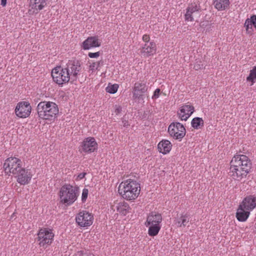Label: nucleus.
I'll list each match as a JSON object with an SVG mask.
<instances>
[{
    "label": "nucleus",
    "mask_w": 256,
    "mask_h": 256,
    "mask_svg": "<svg viewBox=\"0 0 256 256\" xmlns=\"http://www.w3.org/2000/svg\"><path fill=\"white\" fill-rule=\"evenodd\" d=\"M118 88V84H109L106 90L107 92L114 94L116 92Z\"/></svg>",
    "instance_id": "c85d7f7f"
},
{
    "label": "nucleus",
    "mask_w": 256,
    "mask_h": 256,
    "mask_svg": "<svg viewBox=\"0 0 256 256\" xmlns=\"http://www.w3.org/2000/svg\"><path fill=\"white\" fill-rule=\"evenodd\" d=\"M82 144H97L94 137H88L84 138Z\"/></svg>",
    "instance_id": "2f4dec72"
},
{
    "label": "nucleus",
    "mask_w": 256,
    "mask_h": 256,
    "mask_svg": "<svg viewBox=\"0 0 256 256\" xmlns=\"http://www.w3.org/2000/svg\"><path fill=\"white\" fill-rule=\"evenodd\" d=\"M88 190L86 188H84L82 190V202H84L88 198Z\"/></svg>",
    "instance_id": "473e14b6"
},
{
    "label": "nucleus",
    "mask_w": 256,
    "mask_h": 256,
    "mask_svg": "<svg viewBox=\"0 0 256 256\" xmlns=\"http://www.w3.org/2000/svg\"><path fill=\"white\" fill-rule=\"evenodd\" d=\"M100 56V52H89L88 56L90 58H96Z\"/></svg>",
    "instance_id": "e433bc0d"
},
{
    "label": "nucleus",
    "mask_w": 256,
    "mask_h": 256,
    "mask_svg": "<svg viewBox=\"0 0 256 256\" xmlns=\"http://www.w3.org/2000/svg\"><path fill=\"white\" fill-rule=\"evenodd\" d=\"M168 132L176 139H182L186 134V129L182 124L173 122L168 126Z\"/></svg>",
    "instance_id": "1a4fd4ad"
},
{
    "label": "nucleus",
    "mask_w": 256,
    "mask_h": 256,
    "mask_svg": "<svg viewBox=\"0 0 256 256\" xmlns=\"http://www.w3.org/2000/svg\"><path fill=\"white\" fill-rule=\"evenodd\" d=\"M249 21L251 23L252 25H253L254 28H256V15L253 14L249 18Z\"/></svg>",
    "instance_id": "72a5a7b5"
},
{
    "label": "nucleus",
    "mask_w": 256,
    "mask_h": 256,
    "mask_svg": "<svg viewBox=\"0 0 256 256\" xmlns=\"http://www.w3.org/2000/svg\"><path fill=\"white\" fill-rule=\"evenodd\" d=\"M214 7L219 11L227 9L230 6L229 0H214Z\"/></svg>",
    "instance_id": "412c9836"
},
{
    "label": "nucleus",
    "mask_w": 256,
    "mask_h": 256,
    "mask_svg": "<svg viewBox=\"0 0 256 256\" xmlns=\"http://www.w3.org/2000/svg\"><path fill=\"white\" fill-rule=\"evenodd\" d=\"M191 125L194 129H200L204 126V122L202 118L196 117L192 120L191 122Z\"/></svg>",
    "instance_id": "393cba45"
},
{
    "label": "nucleus",
    "mask_w": 256,
    "mask_h": 256,
    "mask_svg": "<svg viewBox=\"0 0 256 256\" xmlns=\"http://www.w3.org/2000/svg\"><path fill=\"white\" fill-rule=\"evenodd\" d=\"M36 112L40 119L52 120L56 117L59 110L55 102L42 101L38 104Z\"/></svg>",
    "instance_id": "20e7f679"
},
{
    "label": "nucleus",
    "mask_w": 256,
    "mask_h": 256,
    "mask_svg": "<svg viewBox=\"0 0 256 256\" xmlns=\"http://www.w3.org/2000/svg\"><path fill=\"white\" fill-rule=\"evenodd\" d=\"M148 86L146 82H136L133 88L132 98L134 99L144 100V94L148 90Z\"/></svg>",
    "instance_id": "f8f14e48"
},
{
    "label": "nucleus",
    "mask_w": 256,
    "mask_h": 256,
    "mask_svg": "<svg viewBox=\"0 0 256 256\" xmlns=\"http://www.w3.org/2000/svg\"><path fill=\"white\" fill-rule=\"evenodd\" d=\"M148 226H149L148 234L150 236H154L158 235L161 228L160 224H150Z\"/></svg>",
    "instance_id": "b1692460"
},
{
    "label": "nucleus",
    "mask_w": 256,
    "mask_h": 256,
    "mask_svg": "<svg viewBox=\"0 0 256 256\" xmlns=\"http://www.w3.org/2000/svg\"><path fill=\"white\" fill-rule=\"evenodd\" d=\"M34 3L32 5V8L36 10H42L47 4V0H34Z\"/></svg>",
    "instance_id": "a878e982"
},
{
    "label": "nucleus",
    "mask_w": 256,
    "mask_h": 256,
    "mask_svg": "<svg viewBox=\"0 0 256 256\" xmlns=\"http://www.w3.org/2000/svg\"><path fill=\"white\" fill-rule=\"evenodd\" d=\"M103 64V61L100 60L97 62H94L90 64V68L92 72L98 70V67Z\"/></svg>",
    "instance_id": "7c9ffc66"
},
{
    "label": "nucleus",
    "mask_w": 256,
    "mask_h": 256,
    "mask_svg": "<svg viewBox=\"0 0 256 256\" xmlns=\"http://www.w3.org/2000/svg\"><path fill=\"white\" fill-rule=\"evenodd\" d=\"M203 68V65L202 64V66H200V64H195L194 66V68L195 70H198L200 69H201Z\"/></svg>",
    "instance_id": "79ce46f5"
},
{
    "label": "nucleus",
    "mask_w": 256,
    "mask_h": 256,
    "mask_svg": "<svg viewBox=\"0 0 256 256\" xmlns=\"http://www.w3.org/2000/svg\"><path fill=\"white\" fill-rule=\"evenodd\" d=\"M160 92V88H156L154 90V94L152 96V99H156V98H158L159 97Z\"/></svg>",
    "instance_id": "4c0bfd02"
},
{
    "label": "nucleus",
    "mask_w": 256,
    "mask_h": 256,
    "mask_svg": "<svg viewBox=\"0 0 256 256\" xmlns=\"http://www.w3.org/2000/svg\"><path fill=\"white\" fill-rule=\"evenodd\" d=\"M246 210H252L256 207V197L250 195L246 196L240 204Z\"/></svg>",
    "instance_id": "a211bd4d"
},
{
    "label": "nucleus",
    "mask_w": 256,
    "mask_h": 256,
    "mask_svg": "<svg viewBox=\"0 0 256 256\" xmlns=\"http://www.w3.org/2000/svg\"><path fill=\"white\" fill-rule=\"evenodd\" d=\"M162 220V214L157 212L153 211L150 212L148 215L145 225L148 227L150 224H160Z\"/></svg>",
    "instance_id": "2eb2a0df"
},
{
    "label": "nucleus",
    "mask_w": 256,
    "mask_h": 256,
    "mask_svg": "<svg viewBox=\"0 0 256 256\" xmlns=\"http://www.w3.org/2000/svg\"><path fill=\"white\" fill-rule=\"evenodd\" d=\"M140 191V184L137 181L128 179L119 185L118 192L123 198L130 200L136 198Z\"/></svg>",
    "instance_id": "7ed1b4c3"
},
{
    "label": "nucleus",
    "mask_w": 256,
    "mask_h": 256,
    "mask_svg": "<svg viewBox=\"0 0 256 256\" xmlns=\"http://www.w3.org/2000/svg\"><path fill=\"white\" fill-rule=\"evenodd\" d=\"M158 144H171V142L166 140H162L160 142H158Z\"/></svg>",
    "instance_id": "ea45409f"
},
{
    "label": "nucleus",
    "mask_w": 256,
    "mask_h": 256,
    "mask_svg": "<svg viewBox=\"0 0 256 256\" xmlns=\"http://www.w3.org/2000/svg\"><path fill=\"white\" fill-rule=\"evenodd\" d=\"M130 125L128 120H126L125 116L122 118V126H123L124 128H128Z\"/></svg>",
    "instance_id": "f704fd0d"
},
{
    "label": "nucleus",
    "mask_w": 256,
    "mask_h": 256,
    "mask_svg": "<svg viewBox=\"0 0 256 256\" xmlns=\"http://www.w3.org/2000/svg\"><path fill=\"white\" fill-rule=\"evenodd\" d=\"M93 214L86 210L80 212L75 218L76 223L81 228L88 227L91 226L94 221Z\"/></svg>",
    "instance_id": "6e6552de"
},
{
    "label": "nucleus",
    "mask_w": 256,
    "mask_h": 256,
    "mask_svg": "<svg viewBox=\"0 0 256 256\" xmlns=\"http://www.w3.org/2000/svg\"><path fill=\"white\" fill-rule=\"evenodd\" d=\"M172 145H158V150L164 154L168 153L172 149Z\"/></svg>",
    "instance_id": "cd10ccee"
},
{
    "label": "nucleus",
    "mask_w": 256,
    "mask_h": 256,
    "mask_svg": "<svg viewBox=\"0 0 256 256\" xmlns=\"http://www.w3.org/2000/svg\"><path fill=\"white\" fill-rule=\"evenodd\" d=\"M97 145H80L78 148L79 151L82 153L90 154L97 150Z\"/></svg>",
    "instance_id": "5701e85b"
},
{
    "label": "nucleus",
    "mask_w": 256,
    "mask_h": 256,
    "mask_svg": "<svg viewBox=\"0 0 256 256\" xmlns=\"http://www.w3.org/2000/svg\"><path fill=\"white\" fill-rule=\"evenodd\" d=\"M82 62L77 60H69L64 66H57L52 70L53 81L59 86L70 82L76 81L79 73L82 71Z\"/></svg>",
    "instance_id": "f257e3e1"
},
{
    "label": "nucleus",
    "mask_w": 256,
    "mask_h": 256,
    "mask_svg": "<svg viewBox=\"0 0 256 256\" xmlns=\"http://www.w3.org/2000/svg\"><path fill=\"white\" fill-rule=\"evenodd\" d=\"M116 210L124 216H126L130 212V208L129 204L124 202H119L116 206Z\"/></svg>",
    "instance_id": "4be33fe9"
},
{
    "label": "nucleus",
    "mask_w": 256,
    "mask_h": 256,
    "mask_svg": "<svg viewBox=\"0 0 256 256\" xmlns=\"http://www.w3.org/2000/svg\"><path fill=\"white\" fill-rule=\"evenodd\" d=\"M186 12L184 15L185 20L186 21L193 22L194 18L193 14L200 12V6L196 3H192L186 9Z\"/></svg>",
    "instance_id": "dca6fc26"
},
{
    "label": "nucleus",
    "mask_w": 256,
    "mask_h": 256,
    "mask_svg": "<svg viewBox=\"0 0 256 256\" xmlns=\"http://www.w3.org/2000/svg\"><path fill=\"white\" fill-rule=\"evenodd\" d=\"M156 52V45L154 40L148 44H142L140 52L144 57L154 56Z\"/></svg>",
    "instance_id": "ddd939ff"
},
{
    "label": "nucleus",
    "mask_w": 256,
    "mask_h": 256,
    "mask_svg": "<svg viewBox=\"0 0 256 256\" xmlns=\"http://www.w3.org/2000/svg\"><path fill=\"white\" fill-rule=\"evenodd\" d=\"M78 196V187L70 184H65L62 186L59 192L60 202L68 206L72 204Z\"/></svg>",
    "instance_id": "39448f33"
},
{
    "label": "nucleus",
    "mask_w": 256,
    "mask_h": 256,
    "mask_svg": "<svg viewBox=\"0 0 256 256\" xmlns=\"http://www.w3.org/2000/svg\"><path fill=\"white\" fill-rule=\"evenodd\" d=\"M250 211L246 210V208L240 204L236 212L237 220L241 222H246L250 214Z\"/></svg>",
    "instance_id": "6ab92c4d"
},
{
    "label": "nucleus",
    "mask_w": 256,
    "mask_h": 256,
    "mask_svg": "<svg viewBox=\"0 0 256 256\" xmlns=\"http://www.w3.org/2000/svg\"><path fill=\"white\" fill-rule=\"evenodd\" d=\"M100 45L97 36H90L83 42L82 48L84 50H88L92 48L99 47Z\"/></svg>",
    "instance_id": "f3484780"
},
{
    "label": "nucleus",
    "mask_w": 256,
    "mask_h": 256,
    "mask_svg": "<svg viewBox=\"0 0 256 256\" xmlns=\"http://www.w3.org/2000/svg\"><path fill=\"white\" fill-rule=\"evenodd\" d=\"M14 176L16 178V182L20 185L28 184L32 178L31 172L28 170L22 167Z\"/></svg>",
    "instance_id": "9b49d317"
},
{
    "label": "nucleus",
    "mask_w": 256,
    "mask_h": 256,
    "mask_svg": "<svg viewBox=\"0 0 256 256\" xmlns=\"http://www.w3.org/2000/svg\"><path fill=\"white\" fill-rule=\"evenodd\" d=\"M248 82H251V86L256 81V66H254L252 70H250L249 76L246 78Z\"/></svg>",
    "instance_id": "bb28decb"
},
{
    "label": "nucleus",
    "mask_w": 256,
    "mask_h": 256,
    "mask_svg": "<svg viewBox=\"0 0 256 256\" xmlns=\"http://www.w3.org/2000/svg\"><path fill=\"white\" fill-rule=\"evenodd\" d=\"M31 111L32 106L27 102H18L15 109L16 114L20 118H28L30 115Z\"/></svg>",
    "instance_id": "9d476101"
},
{
    "label": "nucleus",
    "mask_w": 256,
    "mask_h": 256,
    "mask_svg": "<svg viewBox=\"0 0 256 256\" xmlns=\"http://www.w3.org/2000/svg\"><path fill=\"white\" fill-rule=\"evenodd\" d=\"M6 1L7 0H1V5L2 6H5L6 4Z\"/></svg>",
    "instance_id": "37998d69"
},
{
    "label": "nucleus",
    "mask_w": 256,
    "mask_h": 256,
    "mask_svg": "<svg viewBox=\"0 0 256 256\" xmlns=\"http://www.w3.org/2000/svg\"><path fill=\"white\" fill-rule=\"evenodd\" d=\"M149 112H150V110L145 111L144 112V115H145V114L146 115Z\"/></svg>",
    "instance_id": "c03bdc74"
},
{
    "label": "nucleus",
    "mask_w": 256,
    "mask_h": 256,
    "mask_svg": "<svg viewBox=\"0 0 256 256\" xmlns=\"http://www.w3.org/2000/svg\"><path fill=\"white\" fill-rule=\"evenodd\" d=\"M252 164L250 160L246 155H236L230 162V175L234 180H241L250 172Z\"/></svg>",
    "instance_id": "f03ea898"
},
{
    "label": "nucleus",
    "mask_w": 256,
    "mask_h": 256,
    "mask_svg": "<svg viewBox=\"0 0 256 256\" xmlns=\"http://www.w3.org/2000/svg\"><path fill=\"white\" fill-rule=\"evenodd\" d=\"M122 110V108L120 106H116L114 113L116 115L120 114Z\"/></svg>",
    "instance_id": "58836bf2"
},
{
    "label": "nucleus",
    "mask_w": 256,
    "mask_h": 256,
    "mask_svg": "<svg viewBox=\"0 0 256 256\" xmlns=\"http://www.w3.org/2000/svg\"><path fill=\"white\" fill-rule=\"evenodd\" d=\"M244 26L246 28V32L248 34H252L254 30L252 28V25L249 21V18H248L244 24Z\"/></svg>",
    "instance_id": "c756f323"
},
{
    "label": "nucleus",
    "mask_w": 256,
    "mask_h": 256,
    "mask_svg": "<svg viewBox=\"0 0 256 256\" xmlns=\"http://www.w3.org/2000/svg\"><path fill=\"white\" fill-rule=\"evenodd\" d=\"M22 162L21 160L16 157L8 158L4 162V168L5 173L10 176L14 175L22 168Z\"/></svg>",
    "instance_id": "0eeeda50"
},
{
    "label": "nucleus",
    "mask_w": 256,
    "mask_h": 256,
    "mask_svg": "<svg viewBox=\"0 0 256 256\" xmlns=\"http://www.w3.org/2000/svg\"><path fill=\"white\" fill-rule=\"evenodd\" d=\"M86 172H82V173H80L78 176V178L79 180H82V178H84V176H86Z\"/></svg>",
    "instance_id": "a19ab883"
},
{
    "label": "nucleus",
    "mask_w": 256,
    "mask_h": 256,
    "mask_svg": "<svg viewBox=\"0 0 256 256\" xmlns=\"http://www.w3.org/2000/svg\"><path fill=\"white\" fill-rule=\"evenodd\" d=\"M194 112V108L192 105L184 104L182 106L177 114L182 120H186Z\"/></svg>",
    "instance_id": "4468645a"
},
{
    "label": "nucleus",
    "mask_w": 256,
    "mask_h": 256,
    "mask_svg": "<svg viewBox=\"0 0 256 256\" xmlns=\"http://www.w3.org/2000/svg\"><path fill=\"white\" fill-rule=\"evenodd\" d=\"M150 36L148 34H144L142 36V40L143 42H144V44H148L149 42H150L151 41L150 40Z\"/></svg>",
    "instance_id": "c9c22d12"
},
{
    "label": "nucleus",
    "mask_w": 256,
    "mask_h": 256,
    "mask_svg": "<svg viewBox=\"0 0 256 256\" xmlns=\"http://www.w3.org/2000/svg\"><path fill=\"white\" fill-rule=\"evenodd\" d=\"M37 235L38 245L44 248H47L52 244L54 236L52 229L46 228H40Z\"/></svg>",
    "instance_id": "423d86ee"
},
{
    "label": "nucleus",
    "mask_w": 256,
    "mask_h": 256,
    "mask_svg": "<svg viewBox=\"0 0 256 256\" xmlns=\"http://www.w3.org/2000/svg\"><path fill=\"white\" fill-rule=\"evenodd\" d=\"M190 216L188 214H182L174 220V224L178 227H185L190 221Z\"/></svg>",
    "instance_id": "aec40b11"
}]
</instances>
